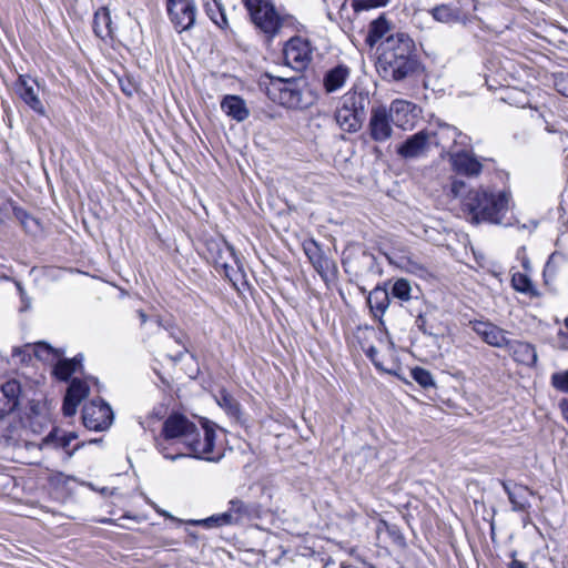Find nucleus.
Segmentation results:
<instances>
[{"label":"nucleus","mask_w":568,"mask_h":568,"mask_svg":"<svg viewBox=\"0 0 568 568\" xmlns=\"http://www.w3.org/2000/svg\"><path fill=\"white\" fill-rule=\"evenodd\" d=\"M162 435L158 448L166 459L190 456L214 462L221 457L220 453H214L215 432L206 423L199 427L184 415L172 414L163 424Z\"/></svg>","instance_id":"f257e3e1"},{"label":"nucleus","mask_w":568,"mask_h":568,"mask_svg":"<svg viewBox=\"0 0 568 568\" xmlns=\"http://www.w3.org/2000/svg\"><path fill=\"white\" fill-rule=\"evenodd\" d=\"M416 326L423 332L427 333L426 331V317L423 315H418L415 321Z\"/></svg>","instance_id":"49530a36"},{"label":"nucleus","mask_w":568,"mask_h":568,"mask_svg":"<svg viewBox=\"0 0 568 568\" xmlns=\"http://www.w3.org/2000/svg\"><path fill=\"white\" fill-rule=\"evenodd\" d=\"M11 357L14 364L24 363L27 362V358H30V354L23 348L16 347L12 349Z\"/></svg>","instance_id":"c03bdc74"},{"label":"nucleus","mask_w":568,"mask_h":568,"mask_svg":"<svg viewBox=\"0 0 568 568\" xmlns=\"http://www.w3.org/2000/svg\"><path fill=\"white\" fill-rule=\"evenodd\" d=\"M27 426L36 434L41 433L51 422V408L47 400L31 399L26 412Z\"/></svg>","instance_id":"dca6fc26"},{"label":"nucleus","mask_w":568,"mask_h":568,"mask_svg":"<svg viewBox=\"0 0 568 568\" xmlns=\"http://www.w3.org/2000/svg\"><path fill=\"white\" fill-rule=\"evenodd\" d=\"M433 19L440 23L454 24L463 23L466 24V16L462 12L460 8L452 3H440L429 10Z\"/></svg>","instance_id":"4be33fe9"},{"label":"nucleus","mask_w":568,"mask_h":568,"mask_svg":"<svg viewBox=\"0 0 568 568\" xmlns=\"http://www.w3.org/2000/svg\"><path fill=\"white\" fill-rule=\"evenodd\" d=\"M561 407H562L564 416H565L566 420L568 422V403L567 402H562L561 403Z\"/></svg>","instance_id":"3c124183"},{"label":"nucleus","mask_w":568,"mask_h":568,"mask_svg":"<svg viewBox=\"0 0 568 568\" xmlns=\"http://www.w3.org/2000/svg\"><path fill=\"white\" fill-rule=\"evenodd\" d=\"M12 210V201L4 193L0 192V223H4L10 219Z\"/></svg>","instance_id":"ea45409f"},{"label":"nucleus","mask_w":568,"mask_h":568,"mask_svg":"<svg viewBox=\"0 0 568 568\" xmlns=\"http://www.w3.org/2000/svg\"><path fill=\"white\" fill-rule=\"evenodd\" d=\"M244 7L248 10V0H242Z\"/></svg>","instance_id":"5fc2aeb1"},{"label":"nucleus","mask_w":568,"mask_h":568,"mask_svg":"<svg viewBox=\"0 0 568 568\" xmlns=\"http://www.w3.org/2000/svg\"><path fill=\"white\" fill-rule=\"evenodd\" d=\"M410 377L423 388L434 387L435 382L433 378V375L429 371L422 368V367H415L410 371Z\"/></svg>","instance_id":"e433bc0d"},{"label":"nucleus","mask_w":568,"mask_h":568,"mask_svg":"<svg viewBox=\"0 0 568 568\" xmlns=\"http://www.w3.org/2000/svg\"><path fill=\"white\" fill-rule=\"evenodd\" d=\"M32 351L39 359L44 361V362H53L61 356V353L59 349H55V348L51 347L49 344L43 343V342L37 343L32 347Z\"/></svg>","instance_id":"f704fd0d"},{"label":"nucleus","mask_w":568,"mask_h":568,"mask_svg":"<svg viewBox=\"0 0 568 568\" xmlns=\"http://www.w3.org/2000/svg\"><path fill=\"white\" fill-rule=\"evenodd\" d=\"M83 424L91 430H104L113 420V412L109 404L98 399L84 405L82 410Z\"/></svg>","instance_id":"f8f14e48"},{"label":"nucleus","mask_w":568,"mask_h":568,"mask_svg":"<svg viewBox=\"0 0 568 568\" xmlns=\"http://www.w3.org/2000/svg\"><path fill=\"white\" fill-rule=\"evenodd\" d=\"M412 286L406 278H398L392 286V296L403 302L410 300Z\"/></svg>","instance_id":"c9c22d12"},{"label":"nucleus","mask_w":568,"mask_h":568,"mask_svg":"<svg viewBox=\"0 0 568 568\" xmlns=\"http://www.w3.org/2000/svg\"><path fill=\"white\" fill-rule=\"evenodd\" d=\"M450 194L460 200L462 211L471 224L508 225L505 216L509 210V192L484 186L469 189L463 180L454 179Z\"/></svg>","instance_id":"f03ea898"},{"label":"nucleus","mask_w":568,"mask_h":568,"mask_svg":"<svg viewBox=\"0 0 568 568\" xmlns=\"http://www.w3.org/2000/svg\"><path fill=\"white\" fill-rule=\"evenodd\" d=\"M377 531L386 532L390 540L399 547H404L406 545L405 537L397 525L381 520L377 526Z\"/></svg>","instance_id":"72a5a7b5"},{"label":"nucleus","mask_w":568,"mask_h":568,"mask_svg":"<svg viewBox=\"0 0 568 568\" xmlns=\"http://www.w3.org/2000/svg\"><path fill=\"white\" fill-rule=\"evenodd\" d=\"M509 568H527L526 565L517 559H514L510 564H509Z\"/></svg>","instance_id":"8fccbe9b"},{"label":"nucleus","mask_w":568,"mask_h":568,"mask_svg":"<svg viewBox=\"0 0 568 568\" xmlns=\"http://www.w3.org/2000/svg\"><path fill=\"white\" fill-rule=\"evenodd\" d=\"M369 104L371 98L367 91H349L346 93L335 112L338 126L348 133L357 132L366 119Z\"/></svg>","instance_id":"423d86ee"},{"label":"nucleus","mask_w":568,"mask_h":568,"mask_svg":"<svg viewBox=\"0 0 568 568\" xmlns=\"http://www.w3.org/2000/svg\"><path fill=\"white\" fill-rule=\"evenodd\" d=\"M57 363L54 365V375L62 381H67L81 365V359L74 357L72 359L61 358V356L55 359Z\"/></svg>","instance_id":"7c9ffc66"},{"label":"nucleus","mask_w":568,"mask_h":568,"mask_svg":"<svg viewBox=\"0 0 568 568\" xmlns=\"http://www.w3.org/2000/svg\"><path fill=\"white\" fill-rule=\"evenodd\" d=\"M12 214L16 216V219L21 223V224H27V220H30L31 222H34V219L32 216H30L21 207H16L13 205V210H12Z\"/></svg>","instance_id":"a18cd8bd"},{"label":"nucleus","mask_w":568,"mask_h":568,"mask_svg":"<svg viewBox=\"0 0 568 568\" xmlns=\"http://www.w3.org/2000/svg\"><path fill=\"white\" fill-rule=\"evenodd\" d=\"M221 109L237 122H242L248 116L245 101L237 95H226L221 102Z\"/></svg>","instance_id":"a878e982"},{"label":"nucleus","mask_w":568,"mask_h":568,"mask_svg":"<svg viewBox=\"0 0 568 568\" xmlns=\"http://www.w3.org/2000/svg\"><path fill=\"white\" fill-rule=\"evenodd\" d=\"M501 486L508 496L514 511H527L530 508V503L527 494H532L527 486L515 485L511 487L509 483L501 481Z\"/></svg>","instance_id":"b1692460"},{"label":"nucleus","mask_w":568,"mask_h":568,"mask_svg":"<svg viewBox=\"0 0 568 568\" xmlns=\"http://www.w3.org/2000/svg\"><path fill=\"white\" fill-rule=\"evenodd\" d=\"M414 41L398 32L386 38V49L378 57L376 70L383 80L400 82L417 73L419 63L414 55Z\"/></svg>","instance_id":"7ed1b4c3"},{"label":"nucleus","mask_w":568,"mask_h":568,"mask_svg":"<svg viewBox=\"0 0 568 568\" xmlns=\"http://www.w3.org/2000/svg\"><path fill=\"white\" fill-rule=\"evenodd\" d=\"M506 348L511 351L514 353L515 359L523 364L535 365L537 362L536 349L529 343L510 339V345Z\"/></svg>","instance_id":"bb28decb"},{"label":"nucleus","mask_w":568,"mask_h":568,"mask_svg":"<svg viewBox=\"0 0 568 568\" xmlns=\"http://www.w3.org/2000/svg\"><path fill=\"white\" fill-rule=\"evenodd\" d=\"M351 75V69L345 64H337L327 70L323 77V87L326 93L341 90Z\"/></svg>","instance_id":"5701e85b"},{"label":"nucleus","mask_w":568,"mask_h":568,"mask_svg":"<svg viewBox=\"0 0 568 568\" xmlns=\"http://www.w3.org/2000/svg\"><path fill=\"white\" fill-rule=\"evenodd\" d=\"M303 251L316 272L324 277L334 268V262L326 256L320 244L308 239L303 242Z\"/></svg>","instance_id":"aec40b11"},{"label":"nucleus","mask_w":568,"mask_h":568,"mask_svg":"<svg viewBox=\"0 0 568 568\" xmlns=\"http://www.w3.org/2000/svg\"><path fill=\"white\" fill-rule=\"evenodd\" d=\"M257 89L272 102L288 109L303 108V92L300 82L295 79L275 78L267 73L257 82Z\"/></svg>","instance_id":"39448f33"},{"label":"nucleus","mask_w":568,"mask_h":568,"mask_svg":"<svg viewBox=\"0 0 568 568\" xmlns=\"http://www.w3.org/2000/svg\"><path fill=\"white\" fill-rule=\"evenodd\" d=\"M17 92L21 100L36 113L45 114L43 103L39 98V83L28 75H20L16 83Z\"/></svg>","instance_id":"f3484780"},{"label":"nucleus","mask_w":568,"mask_h":568,"mask_svg":"<svg viewBox=\"0 0 568 568\" xmlns=\"http://www.w3.org/2000/svg\"><path fill=\"white\" fill-rule=\"evenodd\" d=\"M390 0H351L355 12L386 7Z\"/></svg>","instance_id":"58836bf2"},{"label":"nucleus","mask_w":568,"mask_h":568,"mask_svg":"<svg viewBox=\"0 0 568 568\" xmlns=\"http://www.w3.org/2000/svg\"><path fill=\"white\" fill-rule=\"evenodd\" d=\"M513 287L520 293L527 294L530 297L539 296V292L535 288L529 276L523 273H515L511 277Z\"/></svg>","instance_id":"2f4dec72"},{"label":"nucleus","mask_w":568,"mask_h":568,"mask_svg":"<svg viewBox=\"0 0 568 568\" xmlns=\"http://www.w3.org/2000/svg\"><path fill=\"white\" fill-rule=\"evenodd\" d=\"M251 22L268 43L280 33L284 18L271 0H251Z\"/></svg>","instance_id":"0eeeda50"},{"label":"nucleus","mask_w":568,"mask_h":568,"mask_svg":"<svg viewBox=\"0 0 568 568\" xmlns=\"http://www.w3.org/2000/svg\"><path fill=\"white\" fill-rule=\"evenodd\" d=\"M555 88L558 93L568 98V73L555 78Z\"/></svg>","instance_id":"37998d69"},{"label":"nucleus","mask_w":568,"mask_h":568,"mask_svg":"<svg viewBox=\"0 0 568 568\" xmlns=\"http://www.w3.org/2000/svg\"><path fill=\"white\" fill-rule=\"evenodd\" d=\"M367 303L375 316H382L389 305V293L384 287H375L367 297Z\"/></svg>","instance_id":"cd10ccee"},{"label":"nucleus","mask_w":568,"mask_h":568,"mask_svg":"<svg viewBox=\"0 0 568 568\" xmlns=\"http://www.w3.org/2000/svg\"><path fill=\"white\" fill-rule=\"evenodd\" d=\"M552 385L561 392L568 393V369L560 373H555L551 377Z\"/></svg>","instance_id":"a19ab883"},{"label":"nucleus","mask_w":568,"mask_h":568,"mask_svg":"<svg viewBox=\"0 0 568 568\" xmlns=\"http://www.w3.org/2000/svg\"><path fill=\"white\" fill-rule=\"evenodd\" d=\"M429 150V133L419 131L408 136L397 146V154L403 159H417L424 156Z\"/></svg>","instance_id":"a211bd4d"},{"label":"nucleus","mask_w":568,"mask_h":568,"mask_svg":"<svg viewBox=\"0 0 568 568\" xmlns=\"http://www.w3.org/2000/svg\"><path fill=\"white\" fill-rule=\"evenodd\" d=\"M75 438V433H65L54 427L39 443L26 442L24 447L28 452L42 453V458L37 462H33L37 465H40L42 463V459L50 450L58 449H62L64 452L63 460L69 462L74 455V453L83 445L77 444L72 449H69L71 442L74 440Z\"/></svg>","instance_id":"6e6552de"},{"label":"nucleus","mask_w":568,"mask_h":568,"mask_svg":"<svg viewBox=\"0 0 568 568\" xmlns=\"http://www.w3.org/2000/svg\"><path fill=\"white\" fill-rule=\"evenodd\" d=\"M248 509L244 501L232 499L225 513L212 515L205 519L190 520L191 525L203 526L207 529L237 525L247 516Z\"/></svg>","instance_id":"9d476101"},{"label":"nucleus","mask_w":568,"mask_h":568,"mask_svg":"<svg viewBox=\"0 0 568 568\" xmlns=\"http://www.w3.org/2000/svg\"><path fill=\"white\" fill-rule=\"evenodd\" d=\"M219 404L227 412V414L233 416L235 419H240V404L231 395L222 393Z\"/></svg>","instance_id":"4c0bfd02"},{"label":"nucleus","mask_w":568,"mask_h":568,"mask_svg":"<svg viewBox=\"0 0 568 568\" xmlns=\"http://www.w3.org/2000/svg\"><path fill=\"white\" fill-rule=\"evenodd\" d=\"M415 106L416 105L409 101L396 99L389 106H386V111L392 114L394 125L405 128L406 124L410 122V118H413L412 113Z\"/></svg>","instance_id":"393cba45"},{"label":"nucleus","mask_w":568,"mask_h":568,"mask_svg":"<svg viewBox=\"0 0 568 568\" xmlns=\"http://www.w3.org/2000/svg\"><path fill=\"white\" fill-rule=\"evenodd\" d=\"M390 29V24L384 14H381L377 19L373 20L368 26V32L366 36V43L369 47H374L381 39H383Z\"/></svg>","instance_id":"c85d7f7f"},{"label":"nucleus","mask_w":568,"mask_h":568,"mask_svg":"<svg viewBox=\"0 0 568 568\" xmlns=\"http://www.w3.org/2000/svg\"><path fill=\"white\" fill-rule=\"evenodd\" d=\"M202 254L209 263H212L216 268L223 270L224 275L240 294L248 290V282L243 270L240 266H237V270H234L230 265V262L234 260V254L225 241L222 239L206 240Z\"/></svg>","instance_id":"20e7f679"},{"label":"nucleus","mask_w":568,"mask_h":568,"mask_svg":"<svg viewBox=\"0 0 568 568\" xmlns=\"http://www.w3.org/2000/svg\"><path fill=\"white\" fill-rule=\"evenodd\" d=\"M123 91L126 92L128 95H131L130 91H126L125 89H123Z\"/></svg>","instance_id":"bf43d9fd"},{"label":"nucleus","mask_w":568,"mask_h":568,"mask_svg":"<svg viewBox=\"0 0 568 568\" xmlns=\"http://www.w3.org/2000/svg\"><path fill=\"white\" fill-rule=\"evenodd\" d=\"M91 381L94 383V385H95V386H99V383H98V381H97V379H93V378H92Z\"/></svg>","instance_id":"13d9d810"},{"label":"nucleus","mask_w":568,"mask_h":568,"mask_svg":"<svg viewBox=\"0 0 568 568\" xmlns=\"http://www.w3.org/2000/svg\"><path fill=\"white\" fill-rule=\"evenodd\" d=\"M471 329L488 345L497 348H506L510 345L508 332L488 321H470Z\"/></svg>","instance_id":"4468645a"},{"label":"nucleus","mask_w":568,"mask_h":568,"mask_svg":"<svg viewBox=\"0 0 568 568\" xmlns=\"http://www.w3.org/2000/svg\"><path fill=\"white\" fill-rule=\"evenodd\" d=\"M20 393V384L16 379L8 381L0 387V417L16 409Z\"/></svg>","instance_id":"412c9836"},{"label":"nucleus","mask_w":568,"mask_h":568,"mask_svg":"<svg viewBox=\"0 0 568 568\" xmlns=\"http://www.w3.org/2000/svg\"><path fill=\"white\" fill-rule=\"evenodd\" d=\"M168 13L178 32L190 30L195 23L194 0H168Z\"/></svg>","instance_id":"ddd939ff"},{"label":"nucleus","mask_w":568,"mask_h":568,"mask_svg":"<svg viewBox=\"0 0 568 568\" xmlns=\"http://www.w3.org/2000/svg\"><path fill=\"white\" fill-rule=\"evenodd\" d=\"M89 390L88 379L73 378L71 381L62 405L64 416L71 417L77 413L79 404L88 396Z\"/></svg>","instance_id":"6ab92c4d"},{"label":"nucleus","mask_w":568,"mask_h":568,"mask_svg":"<svg viewBox=\"0 0 568 568\" xmlns=\"http://www.w3.org/2000/svg\"><path fill=\"white\" fill-rule=\"evenodd\" d=\"M453 135H454V139L456 140L457 138H463V139H466V136H464L460 132H457L456 129H450Z\"/></svg>","instance_id":"864d4df0"},{"label":"nucleus","mask_w":568,"mask_h":568,"mask_svg":"<svg viewBox=\"0 0 568 568\" xmlns=\"http://www.w3.org/2000/svg\"><path fill=\"white\" fill-rule=\"evenodd\" d=\"M207 17L220 28L226 26V17L219 0H203Z\"/></svg>","instance_id":"473e14b6"},{"label":"nucleus","mask_w":568,"mask_h":568,"mask_svg":"<svg viewBox=\"0 0 568 568\" xmlns=\"http://www.w3.org/2000/svg\"><path fill=\"white\" fill-rule=\"evenodd\" d=\"M138 315H139V317L141 320V323L144 324L146 322V320H148L146 314L142 310H139L138 311Z\"/></svg>","instance_id":"603ef678"},{"label":"nucleus","mask_w":568,"mask_h":568,"mask_svg":"<svg viewBox=\"0 0 568 568\" xmlns=\"http://www.w3.org/2000/svg\"><path fill=\"white\" fill-rule=\"evenodd\" d=\"M453 171L466 178H477L483 171L481 162L469 151H455L449 153Z\"/></svg>","instance_id":"2eb2a0df"},{"label":"nucleus","mask_w":568,"mask_h":568,"mask_svg":"<svg viewBox=\"0 0 568 568\" xmlns=\"http://www.w3.org/2000/svg\"><path fill=\"white\" fill-rule=\"evenodd\" d=\"M8 280H9V277H8V276H6V275H0V282H1V281H8Z\"/></svg>","instance_id":"6e6d98bb"},{"label":"nucleus","mask_w":568,"mask_h":568,"mask_svg":"<svg viewBox=\"0 0 568 568\" xmlns=\"http://www.w3.org/2000/svg\"><path fill=\"white\" fill-rule=\"evenodd\" d=\"M172 336L174 337V339H175V342L178 344L183 346V351L179 352V355H178V357L180 358L185 352H187V348L184 345V341H183V336L182 335H180V336L172 335Z\"/></svg>","instance_id":"de8ad7c7"},{"label":"nucleus","mask_w":568,"mask_h":568,"mask_svg":"<svg viewBox=\"0 0 568 568\" xmlns=\"http://www.w3.org/2000/svg\"><path fill=\"white\" fill-rule=\"evenodd\" d=\"M313 52L311 41L300 36L291 38L283 49L286 64L296 71H303L311 64Z\"/></svg>","instance_id":"1a4fd4ad"},{"label":"nucleus","mask_w":568,"mask_h":568,"mask_svg":"<svg viewBox=\"0 0 568 568\" xmlns=\"http://www.w3.org/2000/svg\"><path fill=\"white\" fill-rule=\"evenodd\" d=\"M393 124L392 114L386 111V105L372 106L367 132L374 142L384 143L388 141L394 133Z\"/></svg>","instance_id":"9b49d317"},{"label":"nucleus","mask_w":568,"mask_h":568,"mask_svg":"<svg viewBox=\"0 0 568 568\" xmlns=\"http://www.w3.org/2000/svg\"><path fill=\"white\" fill-rule=\"evenodd\" d=\"M17 287H18V290L20 291V293L22 294V293H23V290H22V286L20 285V283H17Z\"/></svg>","instance_id":"4d7b16f0"},{"label":"nucleus","mask_w":568,"mask_h":568,"mask_svg":"<svg viewBox=\"0 0 568 568\" xmlns=\"http://www.w3.org/2000/svg\"><path fill=\"white\" fill-rule=\"evenodd\" d=\"M93 31L97 37L104 39L112 36L111 16L106 9H101L94 14Z\"/></svg>","instance_id":"c756f323"},{"label":"nucleus","mask_w":568,"mask_h":568,"mask_svg":"<svg viewBox=\"0 0 568 568\" xmlns=\"http://www.w3.org/2000/svg\"><path fill=\"white\" fill-rule=\"evenodd\" d=\"M366 356L372 361L375 367L383 372H390L378 357V351L374 346H369L365 349Z\"/></svg>","instance_id":"79ce46f5"},{"label":"nucleus","mask_w":568,"mask_h":568,"mask_svg":"<svg viewBox=\"0 0 568 568\" xmlns=\"http://www.w3.org/2000/svg\"><path fill=\"white\" fill-rule=\"evenodd\" d=\"M37 221L34 220V222H31L30 220H27V224H21L26 231L28 232H32L33 231V226H37Z\"/></svg>","instance_id":"09e8293b"},{"label":"nucleus","mask_w":568,"mask_h":568,"mask_svg":"<svg viewBox=\"0 0 568 568\" xmlns=\"http://www.w3.org/2000/svg\"><path fill=\"white\" fill-rule=\"evenodd\" d=\"M565 324L568 327V317L566 318Z\"/></svg>","instance_id":"052dcab7"}]
</instances>
